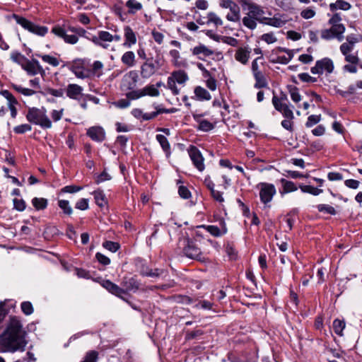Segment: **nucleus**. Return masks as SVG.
I'll list each match as a JSON object with an SVG mask.
<instances>
[{
  "label": "nucleus",
  "mask_w": 362,
  "mask_h": 362,
  "mask_svg": "<svg viewBox=\"0 0 362 362\" xmlns=\"http://www.w3.org/2000/svg\"><path fill=\"white\" fill-rule=\"evenodd\" d=\"M25 335L20 318L16 316L11 317L5 330L0 335V352L25 351L27 344Z\"/></svg>",
  "instance_id": "f257e3e1"
},
{
  "label": "nucleus",
  "mask_w": 362,
  "mask_h": 362,
  "mask_svg": "<svg viewBox=\"0 0 362 362\" xmlns=\"http://www.w3.org/2000/svg\"><path fill=\"white\" fill-rule=\"evenodd\" d=\"M25 117L30 123L38 125L42 129H46L52 127V122L44 107H29Z\"/></svg>",
  "instance_id": "f03ea898"
},
{
  "label": "nucleus",
  "mask_w": 362,
  "mask_h": 362,
  "mask_svg": "<svg viewBox=\"0 0 362 362\" xmlns=\"http://www.w3.org/2000/svg\"><path fill=\"white\" fill-rule=\"evenodd\" d=\"M164 64L163 57L156 56V59L146 60L141 66V76L143 78H148L154 75Z\"/></svg>",
  "instance_id": "7ed1b4c3"
},
{
  "label": "nucleus",
  "mask_w": 362,
  "mask_h": 362,
  "mask_svg": "<svg viewBox=\"0 0 362 362\" xmlns=\"http://www.w3.org/2000/svg\"><path fill=\"white\" fill-rule=\"evenodd\" d=\"M155 111L149 113H144L143 111L139 108H134L132 110V115L136 119H142L144 121L151 120L156 117L158 115L163 113H173L175 112V108H164L158 105H153Z\"/></svg>",
  "instance_id": "20e7f679"
},
{
  "label": "nucleus",
  "mask_w": 362,
  "mask_h": 362,
  "mask_svg": "<svg viewBox=\"0 0 362 362\" xmlns=\"http://www.w3.org/2000/svg\"><path fill=\"white\" fill-rule=\"evenodd\" d=\"M122 37L119 35H112L107 31L100 30L98 33V35H95L91 38V41L98 46L103 49H108L110 43L112 41L119 42Z\"/></svg>",
  "instance_id": "39448f33"
},
{
  "label": "nucleus",
  "mask_w": 362,
  "mask_h": 362,
  "mask_svg": "<svg viewBox=\"0 0 362 362\" xmlns=\"http://www.w3.org/2000/svg\"><path fill=\"white\" fill-rule=\"evenodd\" d=\"M146 95L156 97L159 95V92H127L126 98L114 101L112 104L120 109L127 108L130 105L132 100H137Z\"/></svg>",
  "instance_id": "423d86ee"
},
{
  "label": "nucleus",
  "mask_w": 362,
  "mask_h": 362,
  "mask_svg": "<svg viewBox=\"0 0 362 362\" xmlns=\"http://www.w3.org/2000/svg\"><path fill=\"white\" fill-rule=\"evenodd\" d=\"M14 18L16 23L24 29L37 35L45 36L48 32V28L46 26L36 25L23 17L14 15Z\"/></svg>",
  "instance_id": "0eeeda50"
},
{
  "label": "nucleus",
  "mask_w": 362,
  "mask_h": 362,
  "mask_svg": "<svg viewBox=\"0 0 362 362\" xmlns=\"http://www.w3.org/2000/svg\"><path fill=\"white\" fill-rule=\"evenodd\" d=\"M239 4L244 11H248L247 15L257 18V21L260 23V19L264 18V11L260 5L252 0H239Z\"/></svg>",
  "instance_id": "6e6552de"
},
{
  "label": "nucleus",
  "mask_w": 362,
  "mask_h": 362,
  "mask_svg": "<svg viewBox=\"0 0 362 362\" xmlns=\"http://www.w3.org/2000/svg\"><path fill=\"white\" fill-rule=\"evenodd\" d=\"M345 32V26L343 24H337L331 25L329 29H324L321 31V37L326 40L334 38L339 41H342L344 38V33Z\"/></svg>",
  "instance_id": "1a4fd4ad"
},
{
  "label": "nucleus",
  "mask_w": 362,
  "mask_h": 362,
  "mask_svg": "<svg viewBox=\"0 0 362 362\" xmlns=\"http://www.w3.org/2000/svg\"><path fill=\"white\" fill-rule=\"evenodd\" d=\"M334 69V63L329 58L325 57L315 62V65L311 68L310 71L313 74H329Z\"/></svg>",
  "instance_id": "9d476101"
},
{
  "label": "nucleus",
  "mask_w": 362,
  "mask_h": 362,
  "mask_svg": "<svg viewBox=\"0 0 362 362\" xmlns=\"http://www.w3.org/2000/svg\"><path fill=\"white\" fill-rule=\"evenodd\" d=\"M258 186L260 187L259 198L261 202L264 204L271 202L276 192L275 186L267 182H260Z\"/></svg>",
  "instance_id": "9b49d317"
},
{
  "label": "nucleus",
  "mask_w": 362,
  "mask_h": 362,
  "mask_svg": "<svg viewBox=\"0 0 362 362\" xmlns=\"http://www.w3.org/2000/svg\"><path fill=\"white\" fill-rule=\"evenodd\" d=\"M188 78L187 74L184 71L179 70L173 71L168 78V88L171 90H177L176 83L183 85Z\"/></svg>",
  "instance_id": "f8f14e48"
},
{
  "label": "nucleus",
  "mask_w": 362,
  "mask_h": 362,
  "mask_svg": "<svg viewBox=\"0 0 362 362\" xmlns=\"http://www.w3.org/2000/svg\"><path fill=\"white\" fill-rule=\"evenodd\" d=\"M188 153L194 167L199 171L202 172L205 168L204 159L199 148L192 145L188 149Z\"/></svg>",
  "instance_id": "ddd939ff"
},
{
  "label": "nucleus",
  "mask_w": 362,
  "mask_h": 362,
  "mask_svg": "<svg viewBox=\"0 0 362 362\" xmlns=\"http://www.w3.org/2000/svg\"><path fill=\"white\" fill-rule=\"evenodd\" d=\"M272 97V104L275 110L279 112H284L285 110H292L289 106L288 95L284 92H280L279 95L275 94Z\"/></svg>",
  "instance_id": "4468645a"
},
{
  "label": "nucleus",
  "mask_w": 362,
  "mask_h": 362,
  "mask_svg": "<svg viewBox=\"0 0 362 362\" xmlns=\"http://www.w3.org/2000/svg\"><path fill=\"white\" fill-rule=\"evenodd\" d=\"M186 244L183 248L185 255L190 259H201L202 251L197 243L189 238L185 240Z\"/></svg>",
  "instance_id": "2eb2a0df"
},
{
  "label": "nucleus",
  "mask_w": 362,
  "mask_h": 362,
  "mask_svg": "<svg viewBox=\"0 0 362 362\" xmlns=\"http://www.w3.org/2000/svg\"><path fill=\"white\" fill-rule=\"evenodd\" d=\"M71 70L77 78H89V69L87 67V64L84 60H75L71 66Z\"/></svg>",
  "instance_id": "dca6fc26"
},
{
  "label": "nucleus",
  "mask_w": 362,
  "mask_h": 362,
  "mask_svg": "<svg viewBox=\"0 0 362 362\" xmlns=\"http://www.w3.org/2000/svg\"><path fill=\"white\" fill-rule=\"evenodd\" d=\"M22 68L31 76L40 74L42 76L45 75V71L35 59H28L23 64Z\"/></svg>",
  "instance_id": "f3484780"
},
{
  "label": "nucleus",
  "mask_w": 362,
  "mask_h": 362,
  "mask_svg": "<svg viewBox=\"0 0 362 362\" xmlns=\"http://www.w3.org/2000/svg\"><path fill=\"white\" fill-rule=\"evenodd\" d=\"M66 95L71 98L78 100L80 103L81 106L83 108H86V102L92 101L95 104L99 103V99L95 96L90 95H85L82 92H66Z\"/></svg>",
  "instance_id": "a211bd4d"
},
{
  "label": "nucleus",
  "mask_w": 362,
  "mask_h": 362,
  "mask_svg": "<svg viewBox=\"0 0 362 362\" xmlns=\"http://www.w3.org/2000/svg\"><path fill=\"white\" fill-rule=\"evenodd\" d=\"M219 224L220 227L214 225H202L199 226V228H204L211 235L218 238L223 236L228 232V228L226 227V224L223 218H220Z\"/></svg>",
  "instance_id": "6ab92c4d"
},
{
  "label": "nucleus",
  "mask_w": 362,
  "mask_h": 362,
  "mask_svg": "<svg viewBox=\"0 0 362 362\" xmlns=\"http://www.w3.org/2000/svg\"><path fill=\"white\" fill-rule=\"evenodd\" d=\"M362 38L360 35L351 34L346 36V42L340 45L339 49L343 55L353 51L355 45Z\"/></svg>",
  "instance_id": "aec40b11"
},
{
  "label": "nucleus",
  "mask_w": 362,
  "mask_h": 362,
  "mask_svg": "<svg viewBox=\"0 0 362 362\" xmlns=\"http://www.w3.org/2000/svg\"><path fill=\"white\" fill-rule=\"evenodd\" d=\"M137 80V73L134 71H129L122 78V88L124 90H133L136 87Z\"/></svg>",
  "instance_id": "412c9836"
},
{
  "label": "nucleus",
  "mask_w": 362,
  "mask_h": 362,
  "mask_svg": "<svg viewBox=\"0 0 362 362\" xmlns=\"http://www.w3.org/2000/svg\"><path fill=\"white\" fill-rule=\"evenodd\" d=\"M52 32L57 36L62 38L65 41V42L69 44L74 45L78 40V37L76 35L67 34L65 30L62 28L61 27L53 28Z\"/></svg>",
  "instance_id": "4be33fe9"
},
{
  "label": "nucleus",
  "mask_w": 362,
  "mask_h": 362,
  "mask_svg": "<svg viewBox=\"0 0 362 362\" xmlns=\"http://www.w3.org/2000/svg\"><path fill=\"white\" fill-rule=\"evenodd\" d=\"M87 136L93 141L102 142L105 139V132L101 127H91L87 130Z\"/></svg>",
  "instance_id": "5701e85b"
},
{
  "label": "nucleus",
  "mask_w": 362,
  "mask_h": 362,
  "mask_svg": "<svg viewBox=\"0 0 362 362\" xmlns=\"http://www.w3.org/2000/svg\"><path fill=\"white\" fill-rule=\"evenodd\" d=\"M192 54L200 59H204V58L213 55L214 51L204 44H199L192 48Z\"/></svg>",
  "instance_id": "b1692460"
},
{
  "label": "nucleus",
  "mask_w": 362,
  "mask_h": 362,
  "mask_svg": "<svg viewBox=\"0 0 362 362\" xmlns=\"http://www.w3.org/2000/svg\"><path fill=\"white\" fill-rule=\"evenodd\" d=\"M260 23L275 28H281L286 23V20L282 16L276 14L272 18L264 17L260 19Z\"/></svg>",
  "instance_id": "393cba45"
},
{
  "label": "nucleus",
  "mask_w": 362,
  "mask_h": 362,
  "mask_svg": "<svg viewBox=\"0 0 362 362\" xmlns=\"http://www.w3.org/2000/svg\"><path fill=\"white\" fill-rule=\"evenodd\" d=\"M6 99L8 107L11 111L12 118H16L18 114L16 106L18 105L17 99L11 94V92H0Z\"/></svg>",
  "instance_id": "a878e982"
},
{
  "label": "nucleus",
  "mask_w": 362,
  "mask_h": 362,
  "mask_svg": "<svg viewBox=\"0 0 362 362\" xmlns=\"http://www.w3.org/2000/svg\"><path fill=\"white\" fill-rule=\"evenodd\" d=\"M102 286L106 288L110 293L114 294L119 298L126 300L122 295L125 294V291L122 288H120L117 284H114L110 280H105L102 283Z\"/></svg>",
  "instance_id": "bb28decb"
},
{
  "label": "nucleus",
  "mask_w": 362,
  "mask_h": 362,
  "mask_svg": "<svg viewBox=\"0 0 362 362\" xmlns=\"http://www.w3.org/2000/svg\"><path fill=\"white\" fill-rule=\"evenodd\" d=\"M284 117L285 118L281 121V127L289 131L290 132H293V122L294 115L292 110H285L284 112H281Z\"/></svg>",
  "instance_id": "cd10ccee"
},
{
  "label": "nucleus",
  "mask_w": 362,
  "mask_h": 362,
  "mask_svg": "<svg viewBox=\"0 0 362 362\" xmlns=\"http://www.w3.org/2000/svg\"><path fill=\"white\" fill-rule=\"evenodd\" d=\"M122 285L126 293L129 291L136 292L139 288L140 283L134 276L124 277L122 280Z\"/></svg>",
  "instance_id": "c85d7f7f"
},
{
  "label": "nucleus",
  "mask_w": 362,
  "mask_h": 362,
  "mask_svg": "<svg viewBox=\"0 0 362 362\" xmlns=\"http://www.w3.org/2000/svg\"><path fill=\"white\" fill-rule=\"evenodd\" d=\"M124 35L125 40L123 45L124 47L130 48L136 43V33L129 26L127 25L124 28Z\"/></svg>",
  "instance_id": "c756f323"
},
{
  "label": "nucleus",
  "mask_w": 362,
  "mask_h": 362,
  "mask_svg": "<svg viewBox=\"0 0 362 362\" xmlns=\"http://www.w3.org/2000/svg\"><path fill=\"white\" fill-rule=\"evenodd\" d=\"M250 49L247 47H239L235 54V59L243 64H246L250 59Z\"/></svg>",
  "instance_id": "7c9ffc66"
},
{
  "label": "nucleus",
  "mask_w": 362,
  "mask_h": 362,
  "mask_svg": "<svg viewBox=\"0 0 362 362\" xmlns=\"http://www.w3.org/2000/svg\"><path fill=\"white\" fill-rule=\"evenodd\" d=\"M194 119L199 123L197 129L204 132H209L214 128V125L206 119H201V115H194Z\"/></svg>",
  "instance_id": "2f4dec72"
},
{
  "label": "nucleus",
  "mask_w": 362,
  "mask_h": 362,
  "mask_svg": "<svg viewBox=\"0 0 362 362\" xmlns=\"http://www.w3.org/2000/svg\"><path fill=\"white\" fill-rule=\"evenodd\" d=\"M121 61L123 64L128 67L134 66L136 64V57L134 52L132 51L125 52L121 57Z\"/></svg>",
  "instance_id": "473e14b6"
},
{
  "label": "nucleus",
  "mask_w": 362,
  "mask_h": 362,
  "mask_svg": "<svg viewBox=\"0 0 362 362\" xmlns=\"http://www.w3.org/2000/svg\"><path fill=\"white\" fill-rule=\"evenodd\" d=\"M207 21L206 24H213L216 28L222 26L223 25V21L222 18L215 12L210 11L206 14Z\"/></svg>",
  "instance_id": "72a5a7b5"
},
{
  "label": "nucleus",
  "mask_w": 362,
  "mask_h": 362,
  "mask_svg": "<svg viewBox=\"0 0 362 362\" xmlns=\"http://www.w3.org/2000/svg\"><path fill=\"white\" fill-rule=\"evenodd\" d=\"M280 182L282 185V189L280 190L281 194H284L287 193H290L292 192H295L297 190L298 187L295 185V183L292 181L287 180L284 178H281L280 180Z\"/></svg>",
  "instance_id": "f704fd0d"
},
{
  "label": "nucleus",
  "mask_w": 362,
  "mask_h": 362,
  "mask_svg": "<svg viewBox=\"0 0 362 362\" xmlns=\"http://www.w3.org/2000/svg\"><path fill=\"white\" fill-rule=\"evenodd\" d=\"M157 141L160 144L163 151L165 152L166 156L168 158L171 154L170 145L168 139L163 134H157Z\"/></svg>",
  "instance_id": "c9c22d12"
},
{
  "label": "nucleus",
  "mask_w": 362,
  "mask_h": 362,
  "mask_svg": "<svg viewBox=\"0 0 362 362\" xmlns=\"http://www.w3.org/2000/svg\"><path fill=\"white\" fill-rule=\"evenodd\" d=\"M104 65L100 61H95L89 69V78L91 76L99 77L103 74Z\"/></svg>",
  "instance_id": "e433bc0d"
},
{
  "label": "nucleus",
  "mask_w": 362,
  "mask_h": 362,
  "mask_svg": "<svg viewBox=\"0 0 362 362\" xmlns=\"http://www.w3.org/2000/svg\"><path fill=\"white\" fill-rule=\"evenodd\" d=\"M229 10H230V13H228L226 15V19L230 22H233V23L239 22L240 20V8L238 6V5L236 4L235 6H234V7H232Z\"/></svg>",
  "instance_id": "4c0bfd02"
},
{
  "label": "nucleus",
  "mask_w": 362,
  "mask_h": 362,
  "mask_svg": "<svg viewBox=\"0 0 362 362\" xmlns=\"http://www.w3.org/2000/svg\"><path fill=\"white\" fill-rule=\"evenodd\" d=\"M351 8V4L344 0H337L334 3L329 5V8L332 11H335L337 9L347 11Z\"/></svg>",
  "instance_id": "58836bf2"
},
{
  "label": "nucleus",
  "mask_w": 362,
  "mask_h": 362,
  "mask_svg": "<svg viewBox=\"0 0 362 362\" xmlns=\"http://www.w3.org/2000/svg\"><path fill=\"white\" fill-rule=\"evenodd\" d=\"M35 56L41 58L44 62L47 63L52 66L55 67L59 66V61L57 58L50 56L49 54H41L39 53H36Z\"/></svg>",
  "instance_id": "ea45409f"
},
{
  "label": "nucleus",
  "mask_w": 362,
  "mask_h": 362,
  "mask_svg": "<svg viewBox=\"0 0 362 362\" xmlns=\"http://www.w3.org/2000/svg\"><path fill=\"white\" fill-rule=\"evenodd\" d=\"M170 56L172 58V63L178 67L185 66V63L180 60V54L178 50L172 49L170 51Z\"/></svg>",
  "instance_id": "a19ab883"
},
{
  "label": "nucleus",
  "mask_w": 362,
  "mask_h": 362,
  "mask_svg": "<svg viewBox=\"0 0 362 362\" xmlns=\"http://www.w3.org/2000/svg\"><path fill=\"white\" fill-rule=\"evenodd\" d=\"M299 188L303 193H308L314 196H317L321 194L323 191L321 189H318L311 185H300Z\"/></svg>",
  "instance_id": "79ce46f5"
},
{
  "label": "nucleus",
  "mask_w": 362,
  "mask_h": 362,
  "mask_svg": "<svg viewBox=\"0 0 362 362\" xmlns=\"http://www.w3.org/2000/svg\"><path fill=\"white\" fill-rule=\"evenodd\" d=\"M98 206L103 207L106 204L105 195L102 190H95L92 193Z\"/></svg>",
  "instance_id": "37998d69"
},
{
  "label": "nucleus",
  "mask_w": 362,
  "mask_h": 362,
  "mask_svg": "<svg viewBox=\"0 0 362 362\" xmlns=\"http://www.w3.org/2000/svg\"><path fill=\"white\" fill-rule=\"evenodd\" d=\"M58 206L65 215L71 216L73 214V209L68 200L59 199L58 201Z\"/></svg>",
  "instance_id": "c03bdc74"
},
{
  "label": "nucleus",
  "mask_w": 362,
  "mask_h": 362,
  "mask_svg": "<svg viewBox=\"0 0 362 362\" xmlns=\"http://www.w3.org/2000/svg\"><path fill=\"white\" fill-rule=\"evenodd\" d=\"M126 6L129 8V13H135L136 11L142 9V4L136 0H128L126 2Z\"/></svg>",
  "instance_id": "a18cd8bd"
},
{
  "label": "nucleus",
  "mask_w": 362,
  "mask_h": 362,
  "mask_svg": "<svg viewBox=\"0 0 362 362\" xmlns=\"http://www.w3.org/2000/svg\"><path fill=\"white\" fill-rule=\"evenodd\" d=\"M47 199L45 198L35 197L32 199V204L37 210H43L47 206Z\"/></svg>",
  "instance_id": "49530a36"
},
{
  "label": "nucleus",
  "mask_w": 362,
  "mask_h": 362,
  "mask_svg": "<svg viewBox=\"0 0 362 362\" xmlns=\"http://www.w3.org/2000/svg\"><path fill=\"white\" fill-rule=\"evenodd\" d=\"M346 323L344 320L335 319L333 321V329L336 334L343 336V330L345 328Z\"/></svg>",
  "instance_id": "de8ad7c7"
},
{
  "label": "nucleus",
  "mask_w": 362,
  "mask_h": 362,
  "mask_svg": "<svg viewBox=\"0 0 362 362\" xmlns=\"http://www.w3.org/2000/svg\"><path fill=\"white\" fill-rule=\"evenodd\" d=\"M257 18H255L254 17L250 16L248 15L244 16L242 19L243 24L246 28L254 30L257 28Z\"/></svg>",
  "instance_id": "09e8293b"
},
{
  "label": "nucleus",
  "mask_w": 362,
  "mask_h": 362,
  "mask_svg": "<svg viewBox=\"0 0 362 362\" xmlns=\"http://www.w3.org/2000/svg\"><path fill=\"white\" fill-rule=\"evenodd\" d=\"M254 77L255 78V87L256 88L259 89L267 87V82L263 72L259 74H257V75H255Z\"/></svg>",
  "instance_id": "8fccbe9b"
},
{
  "label": "nucleus",
  "mask_w": 362,
  "mask_h": 362,
  "mask_svg": "<svg viewBox=\"0 0 362 362\" xmlns=\"http://www.w3.org/2000/svg\"><path fill=\"white\" fill-rule=\"evenodd\" d=\"M317 209L320 212L330 214V215H335L337 214V211L335 209L328 204H320L317 206Z\"/></svg>",
  "instance_id": "3c124183"
},
{
  "label": "nucleus",
  "mask_w": 362,
  "mask_h": 362,
  "mask_svg": "<svg viewBox=\"0 0 362 362\" xmlns=\"http://www.w3.org/2000/svg\"><path fill=\"white\" fill-rule=\"evenodd\" d=\"M11 59L16 63L23 66V64L27 60V58L23 56L21 53L18 52H13L11 54Z\"/></svg>",
  "instance_id": "603ef678"
},
{
  "label": "nucleus",
  "mask_w": 362,
  "mask_h": 362,
  "mask_svg": "<svg viewBox=\"0 0 362 362\" xmlns=\"http://www.w3.org/2000/svg\"><path fill=\"white\" fill-rule=\"evenodd\" d=\"M103 246L106 250H107L112 252H117L120 247V245L118 243L110 241V240L105 241L103 243Z\"/></svg>",
  "instance_id": "864d4df0"
},
{
  "label": "nucleus",
  "mask_w": 362,
  "mask_h": 362,
  "mask_svg": "<svg viewBox=\"0 0 362 362\" xmlns=\"http://www.w3.org/2000/svg\"><path fill=\"white\" fill-rule=\"evenodd\" d=\"M32 130V126L29 124H22L13 127V132L17 134H23Z\"/></svg>",
  "instance_id": "5fc2aeb1"
},
{
  "label": "nucleus",
  "mask_w": 362,
  "mask_h": 362,
  "mask_svg": "<svg viewBox=\"0 0 362 362\" xmlns=\"http://www.w3.org/2000/svg\"><path fill=\"white\" fill-rule=\"evenodd\" d=\"M98 353L96 351H88L81 362H97Z\"/></svg>",
  "instance_id": "6e6d98bb"
},
{
  "label": "nucleus",
  "mask_w": 362,
  "mask_h": 362,
  "mask_svg": "<svg viewBox=\"0 0 362 362\" xmlns=\"http://www.w3.org/2000/svg\"><path fill=\"white\" fill-rule=\"evenodd\" d=\"M321 120L320 115H311L308 117L307 122L305 123V127L308 128L312 127L313 126L317 124Z\"/></svg>",
  "instance_id": "4d7b16f0"
},
{
  "label": "nucleus",
  "mask_w": 362,
  "mask_h": 362,
  "mask_svg": "<svg viewBox=\"0 0 362 362\" xmlns=\"http://www.w3.org/2000/svg\"><path fill=\"white\" fill-rule=\"evenodd\" d=\"M83 189V187L77 186V185H67L62 187L60 189V194L63 193H71L74 194L81 191Z\"/></svg>",
  "instance_id": "13d9d810"
},
{
  "label": "nucleus",
  "mask_w": 362,
  "mask_h": 362,
  "mask_svg": "<svg viewBox=\"0 0 362 362\" xmlns=\"http://www.w3.org/2000/svg\"><path fill=\"white\" fill-rule=\"evenodd\" d=\"M22 312L25 315H30L33 314L34 309L32 303L30 301H24L21 305Z\"/></svg>",
  "instance_id": "bf43d9fd"
},
{
  "label": "nucleus",
  "mask_w": 362,
  "mask_h": 362,
  "mask_svg": "<svg viewBox=\"0 0 362 362\" xmlns=\"http://www.w3.org/2000/svg\"><path fill=\"white\" fill-rule=\"evenodd\" d=\"M276 4L284 11L292 8L291 0H275Z\"/></svg>",
  "instance_id": "052dcab7"
},
{
  "label": "nucleus",
  "mask_w": 362,
  "mask_h": 362,
  "mask_svg": "<svg viewBox=\"0 0 362 362\" xmlns=\"http://www.w3.org/2000/svg\"><path fill=\"white\" fill-rule=\"evenodd\" d=\"M89 207L88 199L86 198H81L78 199L76 204L75 208L79 210H87Z\"/></svg>",
  "instance_id": "680f3d73"
},
{
  "label": "nucleus",
  "mask_w": 362,
  "mask_h": 362,
  "mask_svg": "<svg viewBox=\"0 0 362 362\" xmlns=\"http://www.w3.org/2000/svg\"><path fill=\"white\" fill-rule=\"evenodd\" d=\"M263 59L262 56L257 57L255 59H254L252 62V71L253 76L257 75V74H259L260 73H262V70L259 68V66L258 64V62L259 61H262Z\"/></svg>",
  "instance_id": "e2e57ef3"
},
{
  "label": "nucleus",
  "mask_w": 362,
  "mask_h": 362,
  "mask_svg": "<svg viewBox=\"0 0 362 362\" xmlns=\"http://www.w3.org/2000/svg\"><path fill=\"white\" fill-rule=\"evenodd\" d=\"M260 39L267 44H273L277 41V38L273 33H264L261 35Z\"/></svg>",
  "instance_id": "0e129e2a"
},
{
  "label": "nucleus",
  "mask_w": 362,
  "mask_h": 362,
  "mask_svg": "<svg viewBox=\"0 0 362 362\" xmlns=\"http://www.w3.org/2000/svg\"><path fill=\"white\" fill-rule=\"evenodd\" d=\"M178 194L180 197H182V199H187L190 198L192 196L191 192L189 190V189L184 185L179 186Z\"/></svg>",
  "instance_id": "69168bd1"
},
{
  "label": "nucleus",
  "mask_w": 362,
  "mask_h": 362,
  "mask_svg": "<svg viewBox=\"0 0 362 362\" xmlns=\"http://www.w3.org/2000/svg\"><path fill=\"white\" fill-rule=\"evenodd\" d=\"M204 334V332L202 329H196L190 332H187L185 339L191 340L194 339H197Z\"/></svg>",
  "instance_id": "338daca9"
},
{
  "label": "nucleus",
  "mask_w": 362,
  "mask_h": 362,
  "mask_svg": "<svg viewBox=\"0 0 362 362\" xmlns=\"http://www.w3.org/2000/svg\"><path fill=\"white\" fill-rule=\"evenodd\" d=\"M13 206L14 209H16L17 211H23L25 209L26 204L23 199H14Z\"/></svg>",
  "instance_id": "774afa93"
}]
</instances>
